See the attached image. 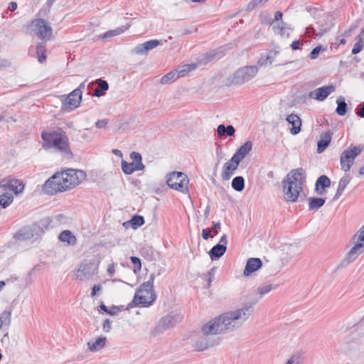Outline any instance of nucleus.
<instances>
[{"label":"nucleus","instance_id":"48","mask_svg":"<svg viewBox=\"0 0 364 364\" xmlns=\"http://www.w3.org/2000/svg\"><path fill=\"white\" fill-rule=\"evenodd\" d=\"M96 82L98 85V87L104 92L109 89V85L107 81L102 79H98L96 80Z\"/></svg>","mask_w":364,"mask_h":364},{"label":"nucleus","instance_id":"23","mask_svg":"<svg viewBox=\"0 0 364 364\" xmlns=\"http://www.w3.org/2000/svg\"><path fill=\"white\" fill-rule=\"evenodd\" d=\"M331 180L326 176L322 175L318 178L315 184V191L318 195H323L326 188L330 187Z\"/></svg>","mask_w":364,"mask_h":364},{"label":"nucleus","instance_id":"13","mask_svg":"<svg viewBox=\"0 0 364 364\" xmlns=\"http://www.w3.org/2000/svg\"><path fill=\"white\" fill-rule=\"evenodd\" d=\"M43 190L45 193L51 196L58 192L65 191L59 173L54 174L46 181L43 186Z\"/></svg>","mask_w":364,"mask_h":364},{"label":"nucleus","instance_id":"52","mask_svg":"<svg viewBox=\"0 0 364 364\" xmlns=\"http://www.w3.org/2000/svg\"><path fill=\"white\" fill-rule=\"evenodd\" d=\"M272 60L269 56L261 57L258 60V64L261 66L265 65L267 63L272 64Z\"/></svg>","mask_w":364,"mask_h":364},{"label":"nucleus","instance_id":"53","mask_svg":"<svg viewBox=\"0 0 364 364\" xmlns=\"http://www.w3.org/2000/svg\"><path fill=\"white\" fill-rule=\"evenodd\" d=\"M130 259L132 263L134 264V267L140 270L141 268V263L140 259L139 257L132 256L130 257Z\"/></svg>","mask_w":364,"mask_h":364},{"label":"nucleus","instance_id":"29","mask_svg":"<svg viewBox=\"0 0 364 364\" xmlns=\"http://www.w3.org/2000/svg\"><path fill=\"white\" fill-rule=\"evenodd\" d=\"M36 55L40 63H43L47 58L46 44L45 42L38 43L36 46Z\"/></svg>","mask_w":364,"mask_h":364},{"label":"nucleus","instance_id":"26","mask_svg":"<svg viewBox=\"0 0 364 364\" xmlns=\"http://www.w3.org/2000/svg\"><path fill=\"white\" fill-rule=\"evenodd\" d=\"M350 180H351V177H350V174H345L339 180L336 193L333 198V200H338L342 196L345 188L348 185V183L350 182Z\"/></svg>","mask_w":364,"mask_h":364},{"label":"nucleus","instance_id":"35","mask_svg":"<svg viewBox=\"0 0 364 364\" xmlns=\"http://www.w3.org/2000/svg\"><path fill=\"white\" fill-rule=\"evenodd\" d=\"M130 26H131V24L130 23H127L125 26H122L118 27L116 29L109 30V31H107L106 33H105V34L103 36V38H111V37H113V36H118V35L124 33Z\"/></svg>","mask_w":364,"mask_h":364},{"label":"nucleus","instance_id":"16","mask_svg":"<svg viewBox=\"0 0 364 364\" xmlns=\"http://www.w3.org/2000/svg\"><path fill=\"white\" fill-rule=\"evenodd\" d=\"M336 90L333 85L318 87L309 93V97L318 101H323Z\"/></svg>","mask_w":364,"mask_h":364},{"label":"nucleus","instance_id":"57","mask_svg":"<svg viewBox=\"0 0 364 364\" xmlns=\"http://www.w3.org/2000/svg\"><path fill=\"white\" fill-rule=\"evenodd\" d=\"M273 29L274 31V33L280 34L281 36H283L284 34L285 28L283 26H281L279 25L274 26Z\"/></svg>","mask_w":364,"mask_h":364},{"label":"nucleus","instance_id":"3","mask_svg":"<svg viewBox=\"0 0 364 364\" xmlns=\"http://www.w3.org/2000/svg\"><path fill=\"white\" fill-rule=\"evenodd\" d=\"M43 139V148L50 149L54 148L68 159L73 158V154L70 147L69 139L65 131L62 129L41 133Z\"/></svg>","mask_w":364,"mask_h":364},{"label":"nucleus","instance_id":"14","mask_svg":"<svg viewBox=\"0 0 364 364\" xmlns=\"http://www.w3.org/2000/svg\"><path fill=\"white\" fill-rule=\"evenodd\" d=\"M85 87V82H83L67 96L63 103L65 109L73 110L79 106L82 100V89H84Z\"/></svg>","mask_w":364,"mask_h":364},{"label":"nucleus","instance_id":"54","mask_svg":"<svg viewBox=\"0 0 364 364\" xmlns=\"http://www.w3.org/2000/svg\"><path fill=\"white\" fill-rule=\"evenodd\" d=\"M355 113L358 117L364 118V102L358 105Z\"/></svg>","mask_w":364,"mask_h":364},{"label":"nucleus","instance_id":"50","mask_svg":"<svg viewBox=\"0 0 364 364\" xmlns=\"http://www.w3.org/2000/svg\"><path fill=\"white\" fill-rule=\"evenodd\" d=\"M109 123V119H98L95 123V127L98 129L104 128L105 129Z\"/></svg>","mask_w":364,"mask_h":364},{"label":"nucleus","instance_id":"25","mask_svg":"<svg viewBox=\"0 0 364 364\" xmlns=\"http://www.w3.org/2000/svg\"><path fill=\"white\" fill-rule=\"evenodd\" d=\"M332 138V132H325L321 134V139L317 143V152L322 153L329 145Z\"/></svg>","mask_w":364,"mask_h":364},{"label":"nucleus","instance_id":"44","mask_svg":"<svg viewBox=\"0 0 364 364\" xmlns=\"http://www.w3.org/2000/svg\"><path fill=\"white\" fill-rule=\"evenodd\" d=\"M326 50V47L322 46H318L314 48L310 53L309 57L311 60H315L318 58V55L321 51Z\"/></svg>","mask_w":364,"mask_h":364},{"label":"nucleus","instance_id":"60","mask_svg":"<svg viewBox=\"0 0 364 364\" xmlns=\"http://www.w3.org/2000/svg\"><path fill=\"white\" fill-rule=\"evenodd\" d=\"M301 43L300 41H294L291 44V47L293 50H298L300 48Z\"/></svg>","mask_w":364,"mask_h":364},{"label":"nucleus","instance_id":"41","mask_svg":"<svg viewBox=\"0 0 364 364\" xmlns=\"http://www.w3.org/2000/svg\"><path fill=\"white\" fill-rule=\"evenodd\" d=\"M203 338L207 341L206 343L208 344L209 348L218 345L220 342L219 337L212 334H203Z\"/></svg>","mask_w":364,"mask_h":364},{"label":"nucleus","instance_id":"24","mask_svg":"<svg viewBox=\"0 0 364 364\" xmlns=\"http://www.w3.org/2000/svg\"><path fill=\"white\" fill-rule=\"evenodd\" d=\"M252 143L250 141H246L243 145H242L237 151L234 154V160H238L240 162L243 160V159L249 154V152L252 150Z\"/></svg>","mask_w":364,"mask_h":364},{"label":"nucleus","instance_id":"21","mask_svg":"<svg viewBox=\"0 0 364 364\" xmlns=\"http://www.w3.org/2000/svg\"><path fill=\"white\" fill-rule=\"evenodd\" d=\"M182 319V317L180 315L175 316H166L163 317L160 322L159 326H161L163 329H167L168 328H172L175 326L178 323H179Z\"/></svg>","mask_w":364,"mask_h":364},{"label":"nucleus","instance_id":"62","mask_svg":"<svg viewBox=\"0 0 364 364\" xmlns=\"http://www.w3.org/2000/svg\"><path fill=\"white\" fill-rule=\"evenodd\" d=\"M119 311V307L113 306L110 309H108V314L113 316L115 315Z\"/></svg>","mask_w":364,"mask_h":364},{"label":"nucleus","instance_id":"46","mask_svg":"<svg viewBox=\"0 0 364 364\" xmlns=\"http://www.w3.org/2000/svg\"><path fill=\"white\" fill-rule=\"evenodd\" d=\"M11 311L8 310L4 311L0 316V317H1V320L3 321V323L7 326H9L11 324Z\"/></svg>","mask_w":364,"mask_h":364},{"label":"nucleus","instance_id":"30","mask_svg":"<svg viewBox=\"0 0 364 364\" xmlns=\"http://www.w3.org/2000/svg\"><path fill=\"white\" fill-rule=\"evenodd\" d=\"M217 133L220 137L225 136H232L235 133V129L232 125L225 127L224 124H220L217 127Z\"/></svg>","mask_w":364,"mask_h":364},{"label":"nucleus","instance_id":"51","mask_svg":"<svg viewBox=\"0 0 364 364\" xmlns=\"http://www.w3.org/2000/svg\"><path fill=\"white\" fill-rule=\"evenodd\" d=\"M363 43L361 41V40L360 39V41L357 43H355L353 49H352V54H357L358 53H360L362 49H363Z\"/></svg>","mask_w":364,"mask_h":364},{"label":"nucleus","instance_id":"7","mask_svg":"<svg viewBox=\"0 0 364 364\" xmlns=\"http://www.w3.org/2000/svg\"><path fill=\"white\" fill-rule=\"evenodd\" d=\"M98 266V263L95 259H85L82 260L74 271L76 279L83 281L89 279L97 272Z\"/></svg>","mask_w":364,"mask_h":364},{"label":"nucleus","instance_id":"18","mask_svg":"<svg viewBox=\"0 0 364 364\" xmlns=\"http://www.w3.org/2000/svg\"><path fill=\"white\" fill-rule=\"evenodd\" d=\"M240 161L238 160H234V156H232V158L227 161L223 168L222 172V178L224 181H228L230 177L233 175L234 172L237 168H238V166L240 164Z\"/></svg>","mask_w":364,"mask_h":364},{"label":"nucleus","instance_id":"38","mask_svg":"<svg viewBox=\"0 0 364 364\" xmlns=\"http://www.w3.org/2000/svg\"><path fill=\"white\" fill-rule=\"evenodd\" d=\"M14 200V196L11 193L6 192L0 195V205L5 208L9 206Z\"/></svg>","mask_w":364,"mask_h":364},{"label":"nucleus","instance_id":"56","mask_svg":"<svg viewBox=\"0 0 364 364\" xmlns=\"http://www.w3.org/2000/svg\"><path fill=\"white\" fill-rule=\"evenodd\" d=\"M221 224L220 222L218 223H213V225L211 226V228L210 229V231H213L214 235H217L218 233V229L220 228Z\"/></svg>","mask_w":364,"mask_h":364},{"label":"nucleus","instance_id":"9","mask_svg":"<svg viewBox=\"0 0 364 364\" xmlns=\"http://www.w3.org/2000/svg\"><path fill=\"white\" fill-rule=\"evenodd\" d=\"M188 176L182 172H172L166 180V183L171 188L182 193L188 191Z\"/></svg>","mask_w":364,"mask_h":364},{"label":"nucleus","instance_id":"47","mask_svg":"<svg viewBox=\"0 0 364 364\" xmlns=\"http://www.w3.org/2000/svg\"><path fill=\"white\" fill-rule=\"evenodd\" d=\"M216 269L217 267H214L213 268H211L208 274H207V282H208V287H210V284H211V282L214 279V276H215V271H216Z\"/></svg>","mask_w":364,"mask_h":364},{"label":"nucleus","instance_id":"1","mask_svg":"<svg viewBox=\"0 0 364 364\" xmlns=\"http://www.w3.org/2000/svg\"><path fill=\"white\" fill-rule=\"evenodd\" d=\"M254 306L251 304H247L243 307L222 314L202 327L203 334H212L216 336L220 333H226L240 327L252 315Z\"/></svg>","mask_w":364,"mask_h":364},{"label":"nucleus","instance_id":"49","mask_svg":"<svg viewBox=\"0 0 364 364\" xmlns=\"http://www.w3.org/2000/svg\"><path fill=\"white\" fill-rule=\"evenodd\" d=\"M2 346L9 348L10 346V338L8 333H6L1 339Z\"/></svg>","mask_w":364,"mask_h":364},{"label":"nucleus","instance_id":"28","mask_svg":"<svg viewBox=\"0 0 364 364\" xmlns=\"http://www.w3.org/2000/svg\"><path fill=\"white\" fill-rule=\"evenodd\" d=\"M51 222L52 220L50 219V218L46 217L33 224V226L39 237L41 236V234H43L45 232V230L49 228Z\"/></svg>","mask_w":364,"mask_h":364},{"label":"nucleus","instance_id":"39","mask_svg":"<svg viewBox=\"0 0 364 364\" xmlns=\"http://www.w3.org/2000/svg\"><path fill=\"white\" fill-rule=\"evenodd\" d=\"M304 360V353L301 352H296L291 355L285 364H302Z\"/></svg>","mask_w":364,"mask_h":364},{"label":"nucleus","instance_id":"8","mask_svg":"<svg viewBox=\"0 0 364 364\" xmlns=\"http://www.w3.org/2000/svg\"><path fill=\"white\" fill-rule=\"evenodd\" d=\"M364 149L363 145L353 146L350 148L345 149L341 154L340 162L343 171L345 172L348 171L352 165L353 164L355 159L362 152Z\"/></svg>","mask_w":364,"mask_h":364},{"label":"nucleus","instance_id":"40","mask_svg":"<svg viewBox=\"0 0 364 364\" xmlns=\"http://www.w3.org/2000/svg\"><path fill=\"white\" fill-rule=\"evenodd\" d=\"M129 223L131 224L134 229H136L143 225L145 223V220L143 216L136 215L132 218Z\"/></svg>","mask_w":364,"mask_h":364},{"label":"nucleus","instance_id":"12","mask_svg":"<svg viewBox=\"0 0 364 364\" xmlns=\"http://www.w3.org/2000/svg\"><path fill=\"white\" fill-rule=\"evenodd\" d=\"M31 26L34 27L36 36L42 40H49L52 36V28L48 22L43 18H36L32 21Z\"/></svg>","mask_w":364,"mask_h":364},{"label":"nucleus","instance_id":"22","mask_svg":"<svg viewBox=\"0 0 364 364\" xmlns=\"http://www.w3.org/2000/svg\"><path fill=\"white\" fill-rule=\"evenodd\" d=\"M286 120L289 124L292 125L291 128L290 129V133L291 134L296 135L300 132L301 120L298 115L295 114H289L287 117Z\"/></svg>","mask_w":364,"mask_h":364},{"label":"nucleus","instance_id":"4","mask_svg":"<svg viewBox=\"0 0 364 364\" xmlns=\"http://www.w3.org/2000/svg\"><path fill=\"white\" fill-rule=\"evenodd\" d=\"M154 274H151L149 280L140 286L136 290L133 300L128 304V308L139 304L143 307H149L154 302L156 299V295L154 290Z\"/></svg>","mask_w":364,"mask_h":364},{"label":"nucleus","instance_id":"61","mask_svg":"<svg viewBox=\"0 0 364 364\" xmlns=\"http://www.w3.org/2000/svg\"><path fill=\"white\" fill-rule=\"evenodd\" d=\"M102 289V287L100 284L94 285L92 289L91 296H95L97 294V291H100Z\"/></svg>","mask_w":364,"mask_h":364},{"label":"nucleus","instance_id":"10","mask_svg":"<svg viewBox=\"0 0 364 364\" xmlns=\"http://www.w3.org/2000/svg\"><path fill=\"white\" fill-rule=\"evenodd\" d=\"M132 163H128L124 160L122 161V169L127 175H130L136 171H142L145 166L142 163L141 155L139 152L133 151L130 154Z\"/></svg>","mask_w":364,"mask_h":364},{"label":"nucleus","instance_id":"31","mask_svg":"<svg viewBox=\"0 0 364 364\" xmlns=\"http://www.w3.org/2000/svg\"><path fill=\"white\" fill-rule=\"evenodd\" d=\"M58 238L61 242H67L70 245H74L77 242L76 237L70 230H63Z\"/></svg>","mask_w":364,"mask_h":364},{"label":"nucleus","instance_id":"58","mask_svg":"<svg viewBox=\"0 0 364 364\" xmlns=\"http://www.w3.org/2000/svg\"><path fill=\"white\" fill-rule=\"evenodd\" d=\"M330 26H327V27H321L319 28V31L318 33H314L316 36H322L324 33H327L328 31H330Z\"/></svg>","mask_w":364,"mask_h":364},{"label":"nucleus","instance_id":"6","mask_svg":"<svg viewBox=\"0 0 364 364\" xmlns=\"http://www.w3.org/2000/svg\"><path fill=\"white\" fill-rule=\"evenodd\" d=\"M61 182L65 191L73 188L86 178V173L82 170L68 169L59 173Z\"/></svg>","mask_w":364,"mask_h":364},{"label":"nucleus","instance_id":"63","mask_svg":"<svg viewBox=\"0 0 364 364\" xmlns=\"http://www.w3.org/2000/svg\"><path fill=\"white\" fill-rule=\"evenodd\" d=\"M282 13L281 11H276L275 14H274V18L273 19L274 21H282Z\"/></svg>","mask_w":364,"mask_h":364},{"label":"nucleus","instance_id":"27","mask_svg":"<svg viewBox=\"0 0 364 364\" xmlns=\"http://www.w3.org/2000/svg\"><path fill=\"white\" fill-rule=\"evenodd\" d=\"M2 187L13 191L16 194L21 193L24 189V184L21 181L16 178L9 180L6 184H3Z\"/></svg>","mask_w":364,"mask_h":364},{"label":"nucleus","instance_id":"45","mask_svg":"<svg viewBox=\"0 0 364 364\" xmlns=\"http://www.w3.org/2000/svg\"><path fill=\"white\" fill-rule=\"evenodd\" d=\"M196 68L195 65H184L181 68H178L177 71L180 74V77H183L186 73Z\"/></svg>","mask_w":364,"mask_h":364},{"label":"nucleus","instance_id":"64","mask_svg":"<svg viewBox=\"0 0 364 364\" xmlns=\"http://www.w3.org/2000/svg\"><path fill=\"white\" fill-rule=\"evenodd\" d=\"M17 9V4L14 1H11L10 4H9V9L11 11H14L16 9Z\"/></svg>","mask_w":364,"mask_h":364},{"label":"nucleus","instance_id":"5","mask_svg":"<svg viewBox=\"0 0 364 364\" xmlns=\"http://www.w3.org/2000/svg\"><path fill=\"white\" fill-rule=\"evenodd\" d=\"M259 72L257 65H246L236 70L232 75L227 78V83L229 85H242L253 78Z\"/></svg>","mask_w":364,"mask_h":364},{"label":"nucleus","instance_id":"20","mask_svg":"<svg viewBox=\"0 0 364 364\" xmlns=\"http://www.w3.org/2000/svg\"><path fill=\"white\" fill-rule=\"evenodd\" d=\"M161 44V42L158 40H150L148 41L143 44H140L136 46L133 50L132 53L136 54H144L147 53L148 51L155 48L159 45Z\"/></svg>","mask_w":364,"mask_h":364},{"label":"nucleus","instance_id":"59","mask_svg":"<svg viewBox=\"0 0 364 364\" xmlns=\"http://www.w3.org/2000/svg\"><path fill=\"white\" fill-rule=\"evenodd\" d=\"M202 237L204 240H208L210 237H212L213 236L210 235V230L208 228L203 230Z\"/></svg>","mask_w":364,"mask_h":364},{"label":"nucleus","instance_id":"34","mask_svg":"<svg viewBox=\"0 0 364 364\" xmlns=\"http://www.w3.org/2000/svg\"><path fill=\"white\" fill-rule=\"evenodd\" d=\"M106 343L105 337H99L95 342H88L87 346L90 351H97L102 348Z\"/></svg>","mask_w":364,"mask_h":364},{"label":"nucleus","instance_id":"15","mask_svg":"<svg viewBox=\"0 0 364 364\" xmlns=\"http://www.w3.org/2000/svg\"><path fill=\"white\" fill-rule=\"evenodd\" d=\"M228 237L224 234L220 240V242L213 246L209 251V255L212 260L215 259L220 258L225 252L227 250Z\"/></svg>","mask_w":364,"mask_h":364},{"label":"nucleus","instance_id":"17","mask_svg":"<svg viewBox=\"0 0 364 364\" xmlns=\"http://www.w3.org/2000/svg\"><path fill=\"white\" fill-rule=\"evenodd\" d=\"M14 237L18 240L25 241L31 239L37 240L39 237L33 225L31 226H26L21 228L14 235Z\"/></svg>","mask_w":364,"mask_h":364},{"label":"nucleus","instance_id":"36","mask_svg":"<svg viewBox=\"0 0 364 364\" xmlns=\"http://www.w3.org/2000/svg\"><path fill=\"white\" fill-rule=\"evenodd\" d=\"M336 103L338 106L336 109V112L340 116L345 115L347 112V104L345 102V98L343 96L338 97L336 100Z\"/></svg>","mask_w":364,"mask_h":364},{"label":"nucleus","instance_id":"19","mask_svg":"<svg viewBox=\"0 0 364 364\" xmlns=\"http://www.w3.org/2000/svg\"><path fill=\"white\" fill-rule=\"evenodd\" d=\"M262 262L259 258L252 257L247 259L243 274L245 277L250 276L253 272L260 269Z\"/></svg>","mask_w":364,"mask_h":364},{"label":"nucleus","instance_id":"37","mask_svg":"<svg viewBox=\"0 0 364 364\" xmlns=\"http://www.w3.org/2000/svg\"><path fill=\"white\" fill-rule=\"evenodd\" d=\"M232 188L238 192H241L245 188V179L242 176H236L232 181Z\"/></svg>","mask_w":364,"mask_h":364},{"label":"nucleus","instance_id":"42","mask_svg":"<svg viewBox=\"0 0 364 364\" xmlns=\"http://www.w3.org/2000/svg\"><path fill=\"white\" fill-rule=\"evenodd\" d=\"M206 342L207 341L202 336L196 342L193 347L198 351H203L209 348L208 344H207Z\"/></svg>","mask_w":364,"mask_h":364},{"label":"nucleus","instance_id":"43","mask_svg":"<svg viewBox=\"0 0 364 364\" xmlns=\"http://www.w3.org/2000/svg\"><path fill=\"white\" fill-rule=\"evenodd\" d=\"M277 288V285L273 286L272 284H265L264 286L259 287L257 288V293L260 295V296H263L264 294L269 293L272 289Z\"/></svg>","mask_w":364,"mask_h":364},{"label":"nucleus","instance_id":"11","mask_svg":"<svg viewBox=\"0 0 364 364\" xmlns=\"http://www.w3.org/2000/svg\"><path fill=\"white\" fill-rule=\"evenodd\" d=\"M354 237H357L355 245L347 254L346 259L350 263L354 261L362 252H364V225L358 230Z\"/></svg>","mask_w":364,"mask_h":364},{"label":"nucleus","instance_id":"32","mask_svg":"<svg viewBox=\"0 0 364 364\" xmlns=\"http://www.w3.org/2000/svg\"><path fill=\"white\" fill-rule=\"evenodd\" d=\"M308 201L309 210H317L325 204L326 199L323 198L310 197L309 198Z\"/></svg>","mask_w":364,"mask_h":364},{"label":"nucleus","instance_id":"55","mask_svg":"<svg viewBox=\"0 0 364 364\" xmlns=\"http://www.w3.org/2000/svg\"><path fill=\"white\" fill-rule=\"evenodd\" d=\"M112 328L111 321L107 318L103 322V329L105 332H109Z\"/></svg>","mask_w":364,"mask_h":364},{"label":"nucleus","instance_id":"33","mask_svg":"<svg viewBox=\"0 0 364 364\" xmlns=\"http://www.w3.org/2000/svg\"><path fill=\"white\" fill-rule=\"evenodd\" d=\"M181 77L180 74H178L177 70H172L168 73L166 75H164L161 80L160 82L162 85H166L169 83H172L176 81L178 78Z\"/></svg>","mask_w":364,"mask_h":364},{"label":"nucleus","instance_id":"2","mask_svg":"<svg viewBox=\"0 0 364 364\" xmlns=\"http://www.w3.org/2000/svg\"><path fill=\"white\" fill-rule=\"evenodd\" d=\"M306 173L302 168L291 170L282 181L284 197L287 202H296L303 186L306 183Z\"/></svg>","mask_w":364,"mask_h":364}]
</instances>
